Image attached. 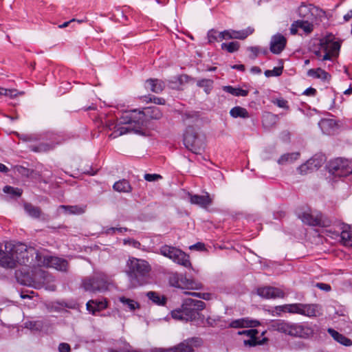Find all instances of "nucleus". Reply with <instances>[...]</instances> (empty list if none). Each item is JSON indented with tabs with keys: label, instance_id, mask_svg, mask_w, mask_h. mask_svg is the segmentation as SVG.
Listing matches in <instances>:
<instances>
[{
	"label": "nucleus",
	"instance_id": "obj_1",
	"mask_svg": "<svg viewBox=\"0 0 352 352\" xmlns=\"http://www.w3.org/2000/svg\"><path fill=\"white\" fill-rule=\"evenodd\" d=\"M5 245V250L2 249L0 243V266L4 268H14L16 264L27 267H34L38 265L39 257H42V252H38L33 247H28L23 243H17L10 247Z\"/></svg>",
	"mask_w": 352,
	"mask_h": 352
},
{
	"label": "nucleus",
	"instance_id": "obj_2",
	"mask_svg": "<svg viewBox=\"0 0 352 352\" xmlns=\"http://www.w3.org/2000/svg\"><path fill=\"white\" fill-rule=\"evenodd\" d=\"M205 307V302L201 300L187 298L184 300L181 308L171 311V316L175 320L192 322L196 326H200L204 323V316L199 311Z\"/></svg>",
	"mask_w": 352,
	"mask_h": 352
},
{
	"label": "nucleus",
	"instance_id": "obj_3",
	"mask_svg": "<svg viewBox=\"0 0 352 352\" xmlns=\"http://www.w3.org/2000/svg\"><path fill=\"white\" fill-rule=\"evenodd\" d=\"M41 267L38 265L32 267L31 274L28 272L21 274V276L17 275L18 281L23 285L35 289L45 287L50 291H54L56 285L52 283L54 280V277Z\"/></svg>",
	"mask_w": 352,
	"mask_h": 352
},
{
	"label": "nucleus",
	"instance_id": "obj_4",
	"mask_svg": "<svg viewBox=\"0 0 352 352\" xmlns=\"http://www.w3.org/2000/svg\"><path fill=\"white\" fill-rule=\"evenodd\" d=\"M127 265V274L133 287L141 286L148 283L151 266L147 261L132 258L128 261Z\"/></svg>",
	"mask_w": 352,
	"mask_h": 352
},
{
	"label": "nucleus",
	"instance_id": "obj_5",
	"mask_svg": "<svg viewBox=\"0 0 352 352\" xmlns=\"http://www.w3.org/2000/svg\"><path fill=\"white\" fill-rule=\"evenodd\" d=\"M162 113L159 107H149L145 108L143 111L133 109L126 112L124 116L125 122L133 121L136 122L138 128L137 131H143L144 128L147 126V123L150 119L159 120L162 118Z\"/></svg>",
	"mask_w": 352,
	"mask_h": 352
},
{
	"label": "nucleus",
	"instance_id": "obj_6",
	"mask_svg": "<svg viewBox=\"0 0 352 352\" xmlns=\"http://www.w3.org/2000/svg\"><path fill=\"white\" fill-rule=\"evenodd\" d=\"M272 328L285 334L307 338L312 336L314 331L307 325L300 323H293L285 320H275L272 322Z\"/></svg>",
	"mask_w": 352,
	"mask_h": 352
},
{
	"label": "nucleus",
	"instance_id": "obj_7",
	"mask_svg": "<svg viewBox=\"0 0 352 352\" xmlns=\"http://www.w3.org/2000/svg\"><path fill=\"white\" fill-rule=\"evenodd\" d=\"M109 285L108 277L103 272H95L84 278L82 283L83 289L91 293L105 292L108 289Z\"/></svg>",
	"mask_w": 352,
	"mask_h": 352
},
{
	"label": "nucleus",
	"instance_id": "obj_8",
	"mask_svg": "<svg viewBox=\"0 0 352 352\" xmlns=\"http://www.w3.org/2000/svg\"><path fill=\"white\" fill-rule=\"evenodd\" d=\"M184 144L192 153L201 154L205 148V138L199 135L195 128L186 129L184 135Z\"/></svg>",
	"mask_w": 352,
	"mask_h": 352
},
{
	"label": "nucleus",
	"instance_id": "obj_9",
	"mask_svg": "<svg viewBox=\"0 0 352 352\" xmlns=\"http://www.w3.org/2000/svg\"><path fill=\"white\" fill-rule=\"evenodd\" d=\"M127 111L122 113V116L119 118V124L114 125L111 121L109 120L107 123V126L110 130L113 131L109 135L110 138H116L122 135L126 134L128 133L133 132L138 134H142V131H137L135 129L138 128L136 122L133 121L125 122L123 118L124 114Z\"/></svg>",
	"mask_w": 352,
	"mask_h": 352
},
{
	"label": "nucleus",
	"instance_id": "obj_10",
	"mask_svg": "<svg viewBox=\"0 0 352 352\" xmlns=\"http://www.w3.org/2000/svg\"><path fill=\"white\" fill-rule=\"evenodd\" d=\"M298 217L302 223L311 226L328 227L331 224L330 219L317 210L307 209L298 213Z\"/></svg>",
	"mask_w": 352,
	"mask_h": 352
},
{
	"label": "nucleus",
	"instance_id": "obj_11",
	"mask_svg": "<svg viewBox=\"0 0 352 352\" xmlns=\"http://www.w3.org/2000/svg\"><path fill=\"white\" fill-rule=\"evenodd\" d=\"M159 251L162 255L170 258L177 264L186 267L191 265L189 256L185 252L175 247L164 245L160 247Z\"/></svg>",
	"mask_w": 352,
	"mask_h": 352
},
{
	"label": "nucleus",
	"instance_id": "obj_12",
	"mask_svg": "<svg viewBox=\"0 0 352 352\" xmlns=\"http://www.w3.org/2000/svg\"><path fill=\"white\" fill-rule=\"evenodd\" d=\"M202 344L203 341L200 338L193 337L184 340L172 347L167 349L155 348L153 350V352H194V348H197L201 346Z\"/></svg>",
	"mask_w": 352,
	"mask_h": 352
},
{
	"label": "nucleus",
	"instance_id": "obj_13",
	"mask_svg": "<svg viewBox=\"0 0 352 352\" xmlns=\"http://www.w3.org/2000/svg\"><path fill=\"white\" fill-rule=\"evenodd\" d=\"M329 171L336 177H346L352 173V162L346 159L337 158L329 163Z\"/></svg>",
	"mask_w": 352,
	"mask_h": 352
},
{
	"label": "nucleus",
	"instance_id": "obj_14",
	"mask_svg": "<svg viewBox=\"0 0 352 352\" xmlns=\"http://www.w3.org/2000/svg\"><path fill=\"white\" fill-rule=\"evenodd\" d=\"M39 258L40 261L38 263L40 266L53 267L60 272H67L68 270L69 264L66 259L44 254H42V257Z\"/></svg>",
	"mask_w": 352,
	"mask_h": 352
},
{
	"label": "nucleus",
	"instance_id": "obj_15",
	"mask_svg": "<svg viewBox=\"0 0 352 352\" xmlns=\"http://www.w3.org/2000/svg\"><path fill=\"white\" fill-rule=\"evenodd\" d=\"M340 231H332V229H329V232L336 234V236H340V241L344 246L352 247V228L351 226L340 223Z\"/></svg>",
	"mask_w": 352,
	"mask_h": 352
},
{
	"label": "nucleus",
	"instance_id": "obj_16",
	"mask_svg": "<svg viewBox=\"0 0 352 352\" xmlns=\"http://www.w3.org/2000/svg\"><path fill=\"white\" fill-rule=\"evenodd\" d=\"M257 294L261 297L267 299L283 298L285 296V294L282 289L271 286L258 288Z\"/></svg>",
	"mask_w": 352,
	"mask_h": 352
},
{
	"label": "nucleus",
	"instance_id": "obj_17",
	"mask_svg": "<svg viewBox=\"0 0 352 352\" xmlns=\"http://www.w3.org/2000/svg\"><path fill=\"white\" fill-rule=\"evenodd\" d=\"M61 142L56 135H52L47 142H41L37 145L30 146V148L34 152H47L52 150L56 145L60 144Z\"/></svg>",
	"mask_w": 352,
	"mask_h": 352
},
{
	"label": "nucleus",
	"instance_id": "obj_18",
	"mask_svg": "<svg viewBox=\"0 0 352 352\" xmlns=\"http://www.w3.org/2000/svg\"><path fill=\"white\" fill-rule=\"evenodd\" d=\"M287 43L286 38L281 34H276L272 36L270 41V51L275 54H280L285 47Z\"/></svg>",
	"mask_w": 352,
	"mask_h": 352
},
{
	"label": "nucleus",
	"instance_id": "obj_19",
	"mask_svg": "<svg viewBox=\"0 0 352 352\" xmlns=\"http://www.w3.org/2000/svg\"><path fill=\"white\" fill-rule=\"evenodd\" d=\"M190 198V202L192 204L199 206L201 208H206L210 206L213 201V197H210L208 192H206L205 195H192L188 194Z\"/></svg>",
	"mask_w": 352,
	"mask_h": 352
},
{
	"label": "nucleus",
	"instance_id": "obj_20",
	"mask_svg": "<svg viewBox=\"0 0 352 352\" xmlns=\"http://www.w3.org/2000/svg\"><path fill=\"white\" fill-rule=\"evenodd\" d=\"M225 34L227 40L230 39H239L244 40L248 36L252 34L254 32V29L252 27H248L246 29L242 30H234L232 29L226 30Z\"/></svg>",
	"mask_w": 352,
	"mask_h": 352
},
{
	"label": "nucleus",
	"instance_id": "obj_21",
	"mask_svg": "<svg viewBox=\"0 0 352 352\" xmlns=\"http://www.w3.org/2000/svg\"><path fill=\"white\" fill-rule=\"evenodd\" d=\"M182 120L186 126V129L195 128L194 126L200 122V115L197 111H187L181 113Z\"/></svg>",
	"mask_w": 352,
	"mask_h": 352
},
{
	"label": "nucleus",
	"instance_id": "obj_22",
	"mask_svg": "<svg viewBox=\"0 0 352 352\" xmlns=\"http://www.w3.org/2000/svg\"><path fill=\"white\" fill-rule=\"evenodd\" d=\"M298 29H301L305 34H310L314 30V25L307 20L295 21L290 28V33L295 35L298 33Z\"/></svg>",
	"mask_w": 352,
	"mask_h": 352
},
{
	"label": "nucleus",
	"instance_id": "obj_23",
	"mask_svg": "<svg viewBox=\"0 0 352 352\" xmlns=\"http://www.w3.org/2000/svg\"><path fill=\"white\" fill-rule=\"evenodd\" d=\"M318 125L322 133L327 135H333L338 129V125L333 119H322Z\"/></svg>",
	"mask_w": 352,
	"mask_h": 352
},
{
	"label": "nucleus",
	"instance_id": "obj_24",
	"mask_svg": "<svg viewBox=\"0 0 352 352\" xmlns=\"http://www.w3.org/2000/svg\"><path fill=\"white\" fill-rule=\"evenodd\" d=\"M324 51H327L335 56H338L341 44L339 41H333L331 36H327L321 43Z\"/></svg>",
	"mask_w": 352,
	"mask_h": 352
},
{
	"label": "nucleus",
	"instance_id": "obj_25",
	"mask_svg": "<svg viewBox=\"0 0 352 352\" xmlns=\"http://www.w3.org/2000/svg\"><path fill=\"white\" fill-rule=\"evenodd\" d=\"M86 305L87 309L92 314H95L96 311L104 309L107 307V302L105 299L90 300Z\"/></svg>",
	"mask_w": 352,
	"mask_h": 352
},
{
	"label": "nucleus",
	"instance_id": "obj_26",
	"mask_svg": "<svg viewBox=\"0 0 352 352\" xmlns=\"http://www.w3.org/2000/svg\"><path fill=\"white\" fill-rule=\"evenodd\" d=\"M165 87V82L159 79L150 78L146 81V87L156 94L161 93Z\"/></svg>",
	"mask_w": 352,
	"mask_h": 352
},
{
	"label": "nucleus",
	"instance_id": "obj_27",
	"mask_svg": "<svg viewBox=\"0 0 352 352\" xmlns=\"http://www.w3.org/2000/svg\"><path fill=\"white\" fill-rule=\"evenodd\" d=\"M259 324L257 320H250L247 318H240L232 320L229 327L232 328H243L248 327H256Z\"/></svg>",
	"mask_w": 352,
	"mask_h": 352
},
{
	"label": "nucleus",
	"instance_id": "obj_28",
	"mask_svg": "<svg viewBox=\"0 0 352 352\" xmlns=\"http://www.w3.org/2000/svg\"><path fill=\"white\" fill-rule=\"evenodd\" d=\"M118 300L122 304L123 309L126 311H133L140 307L137 301L125 296L119 297Z\"/></svg>",
	"mask_w": 352,
	"mask_h": 352
},
{
	"label": "nucleus",
	"instance_id": "obj_29",
	"mask_svg": "<svg viewBox=\"0 0 352 352\" xmlns=\"http://www.w3.org/2000/svg\"><path fill=\"white\" fill-rule=\"evenodd\" d=\"M307 76L314 78L327 81L331 78V75L321 68L310 69L307 72Z\"/></svg>",
	"mask_w": 352,
	"mask_h": 352
},
{
	"label": "nucleus",
	"instance_id": "obj_30",
	"mask_svg": "<svg viewBox=\"0 0 352 352\" xmlns=\"http://www.w3.org/2000/svg\"><path fill=\"white\" fill-rule=\"evenodd\" d=\"M328 332L336 341L342 344V345L346 346L352 345V341L350 339L345 337L342 334H340L336 330L329 328L328 329Z\"/></svg>",
	"mask_w": 352,
	"mask_h": 352
},
{
	"label": "nucleus",
	"instance_id": "obj_31",
	"mask_svg": "<svg viewBox=\"0 0 352 352\" xmlns=\"http://www.w3.org/2000/svg\"><path fill=\"white\" fill-rule=\"evenodd\" d=\"M240 334H245L250 337V339L248 340H244V344L248 345L250 346H254L258 344V341L256 338V335L258 334V331L256 329H249L244 330L241 332H239Z\"/></svg>",
	"mask_w": 352,
	"mask_h": 352
},
{
	"label": "nucleus",
	"instance_id": "obj_32",
	"mask_svg": "<svg viewBox=\"0 0 352 352\" xmlns=\"http://www.w3.org/2000/svg\"><path fill=\"white\" fill-rule=\"evenodd\" d=\"M113 188L114 190L119 192H130L132 190V187L126 179H120L116 182L113 186Z\"/></svg>",
	"mask_w": 352,
	"mask_h": 352
},
{
	"label": "nucleus",
	"instance_id": "obj_33",
	"mask_svg": "<svg viewBox=\"0 0 352 352\" xmlns=\"http://www.w3.org/2000/svg\"><path fill=\"white\" fill-rule=\"evenodd\" d=\"M59 209L63 210L65 214H81L85 212V206L61 205L59 206Z\"/></svg>",
	"mask_w": 352,
	"mask_h": 352
},
{
	"label": "nucleus",
	"instance_id": "obj_34",
	"mask_svg": "<svg viewBox=\"0 0 352 352\" xmlns=\"http://www.w3.org/2000/svg\"><path fill=\"white\" fill-rule=\"evenodd\" d=\"M23 208L26 213L32 218H39L41 214L40 208L32 205L30 203H25Z\"/></svg>",
	"mask_w": 352,
	"mask_h": 352
},
{
	"label": "nucleus",
	"instance_id": "obj_35",
	"mask_svg": "<svg viewBox=\"0 0 352 352\" xmlns=\"http://www.w3.org/2000/svg\"><path fill=\"white\" fill-rule=\"evenodd\" d=\"M230 114L234 118H248L250 117V114L247 109L239 106L232 108L230 111Z\"/></svg>",
	"mask_w": 352,
	"mask_h": 352
},
{
	"label": "nucleus",
	"instance_id": "obj_36",
	"mask_svg": "<svg viewBox=\"0 0 352 352\" xmlns=\"http://www.w3.org/2000/svg\"><path fill=\"white\" fill-rule=\"evenodd\" d=\"M277 116L272 113H266L263 116L262 123L265 128H271L276 122Z\"/></svg>",
	"mask_w": 352,
	"mask_h": 352
},
{
	"label": "nucleus",
	"instance_id": "obj_37",
	"mask_svg": "<svg viewBox=\"0 0 352 352\" xmlns=\"http://www.w3.org/2000/svg\"><path fill=\"white\" fill-rule=\"evenodd\" d=\"M146 296L153 303L157 305H164L166 302V298L164 296H161L158 293L155 292H148L146 294Z\"/></svg>",
	"mask_w": 352,
	"mask_h": 352
},
{
	"label": "nucleus",
	"instance_id": "obj_38",
	"mask_svg": "<svg viewBox=\"0 0 352 352\" xmlns=\"http://www.w3.org/2000/svg\"><path fill=\"white\" fill-rule=\"evenodd\" d=\"M318 305L314 304H302L301 315L307 317L316 316Z\"/></svg>",
	"mask_w": 352,
	"mask_h": 352
},
{
	"label": "nucleus",
	"instance_id": "obj_39",
	"mask_svg": "<svg viewBox=\"0 0 352 352\" xmlns=\"http://www.w3.org/2000/svg\"><path fill=\"white\" fill-rule=\"evenodd\" d=\"M3 192L8 195L12 199L20 197L23 193L22 189L14 188L11 186H4L3 188Z\"/></svg>",
	"mask_w": 352,
	"mask_h": 352
},
{
	"label": "nucleus",
	"instance_id": "obj_40",
	"mask_svg": "<svg viewBox=\"0 0 352 352\" xmlns=\"http://www.w3.org/2000/svg\"><path fill=\"white\" fill-rule=\"evenodd\" d=\"M223 91L229 93L235 96H246L248 94V91L241 88L233 87L232 86H225L223 88Z\"/></svg>",
	"mask_w": 352,
	"mask_h": 352
},
{
	"label": "nucleus",
	"instance_id": "obj_41",
	"mask_svg": "<svg viewBox=\"0 0 352 352\" xmlns=\"http://www.w3.org/2000/svg\"><path fill=\"white\" fill-rule=\"evenodd\" d=\"M315 160L314 159H310L308 161H307L306 163L302 164L298 167V171L302 175H305L308 173L310 170H313V166H314L315 168H318V167L320 166V165H318L316 164H314Z\"/></svg>",
	"mask_w": 352,
	"mask_h": 352
},
{
	"label": "nucleus",
	"instance_id": "obj_42",
	"mask_svg": "<svg viewBox=\"0 0 352 352\" xmlns=\"http://www.w3.org/2000/svg\"><path fill=\"white\" fill-rule=\"evenodd\" d=\"M221 50H226L229 53L237 52L240 48V43L237 41H232L230 43H223L221 45Z\"/></svg>",
	"mask_w": 352,
	"mask_h": 352
},
{
	"label": "nucleus",
	"instance_id": "obj_43",
	"mask_svg": "<svg viewBox=\"0 0 352 352\" xmlns=\"http://www.w3.org/2000/svg\"><path fill=\"white\" fill-rule=\"evenodd\" d=\"M299 157L298 153H287L283 155L278 160V163L283 164L285 162H292Z\"/></svg>",
	"mask_w": 352,
	"mask_h": 352
},
{
	"label": "nucleus",
	"instance_id": "obj_44",
	"mask_svg": "<svg viewBox=\"0 0 352 352\" xmlns=\"http://www.w3.org/2000/svg\"><path fill=\"white\" fill-rule=\"evenodd\" d=\"M197 85L199 87H203L204 91L209 94L212 89L213 80L210 79H201L197 82Z\"/></svg>",
	"mask_w": 352,
	"mask_h": 352
},
{
	"label": "nucleus",
	"instance_id": "obj_45",
	"mask_svg": "<svg viewBox=\"0 0 352 352\" xmlns=\"http://www.w3.org/2000/svg\"><path fill=\"white\" fill-rule=\"evenodd\" d=\"M302 303L287 304V313L300 314Z\"/></svg>",
	"mask_w": 352,
	"mask_h": 352
},
{
	"label": "nucleus",
	"instance_id": "obj_46",
	"mask_svg": "<svg viewBox=\"0 0 352 352\" xmlns=\"http://www.w3.org/2000/svg\"><path fill=\"white\" fill-rule=\"evenodd\" d=\"M283 67H275L273 69H268L265 72V76L267 78L279 76L283 73Z\"/></svg>",
	"mask_w": 352,
	"mask_h": 352
},
{
	"label": "nucleus",
	"instance_id": "obj_47",
	"mask_svg": "<svg viewBox=\"0 0 352 352\" xmlns=\"http://www.w3.org/2000/svg\"><path fill=\"white\" fill-rule=\"evenodd\" d=\"M272 102L280 108L289 109L288 102L284 98H274L272 100Z\"/></svg>",
	"mask_w": 352,
	"mask_h": 352
},
{
	"label": "nucleus",
	"instance_id": "obj_48",
	"mask_svg": "<svg viewBox=\"0 0 352 352\" xmlns=\"http://www.w3.org/2000/svg\"><path fill=\"white\" fill-rule=\"evenodd\" d=\"M298 15L302 18H307L308 19V16L310 13V9L309 8L305 5L304 3H302L300 7L298 8Z\"/></svg>",
	"mask_w": 352,
	"mask_h": 352
},
{
	"label": "nucleus",
	"instance_id": "obj_49",
	"mask_svg": "<svg viewBox=\"0 0 352 352\" xmlns=\"http://www.w3.org/2000/svg\"><path fill=\"white\" fill-rule=\"evenodd\" d=\"M218 34L219 31L212 29L208 32L207 36L208 39V43H212L215 41H218Z\"/></svg>",
	"mask_w": 352,
	"mask_h": 352
},
{
	"label": "nucleus",
	"instance_id": "obj_50",
	"mask_svg": "<svg viewBox=\"0 0 352 352\" xmlns=\"http://www.w3.org/2000/svg\"><path fill=\"white\" fill-rule=\"evenodd\" d=\"M247 50L251 52V54L249 56L250 58L254 60L258 56V54L260 53L261 47L259 46H251L248 47L247 48Z\"/></svg>",
	"mask_w": 352,
	"mask_h": 352
},
{
	"label": "nucleus",
	"instance_id": "obj_51",
	"mask_svg": "<svg viewBox=\"0 0 352 352\" xmlns=\"http://www.w3.org/2000/svg\"><path fill=\"white\" fill-rule=\"evenodd\" d=\"M144 178L147 182H155L162 178V175L159 174H150L146 173L144 175Z\"/></svg>",
	"mask_w": 352,
	"mask_h": 352
},
{
	"label": "nucleus",
	"instance_id": "obj_52",
	"mask_svg": "<svg viewBox=\"0 0 352 352\" xmlns=\"http://www.w3.org/2000/svg\"><path fill=\"white\" fill-rule=\"evenodd\" d=\"M71 348L67 343H60L58 346L59 352H70Z\"/></svg>",
	"mask_w": 352,
	"mask_h": 352
},
{
	"label": "nucleus",
	"instance_id": "obj_53",
	"mask_svg": "<svg viewBox=\"0 0 352 352\" xmlns=\"http://www.w3.org/2000/svg\"><path fill=\"white\" fill-rule=\"evenodd\" d=\"M149 100L151 102H154L157 104H165V100L162 98H159L156 96H152L149 98Z\"/></svg>",
	"mask_w": 352,
	"mask_h": 352
},
{
	"label": "nucleus",
	"instance_id": "obj_54",
	"mask_svg": "<svg viewBox=\"0 0 352 352\" xmlns=\"http://www.w3.org/2000/svg\"><path fill=\"white\" fill-rule=\"evenodd\" d=\"M190 249L202 251V250H205V245L202 243L198 242V243L190 246Z\"/></svg>",
	"mask_w": 352,
	"mask_h": 352
},
{
	"label": "nucleus",
	"instance_id": "obj_55",
	"mask_svg": "<svg viewBox=\"0 0 352 352\" xmlns=\"http://www.w3.org/2000/svg\"><path fill=\"white\" fill-rule=\"evenodd\" d=\"M316 89L312 87H309L305 90L303 92L304 95L309 96H314L316 94Z\"/></svg>",
	"mask_w": 352,
	"mask_h": 352
},
{
	"label": "nucleus",
	"instance_id": "obj_56",
	"mask_svg": "<svg viewBox=\"0 0 352 352\" xmlns=\"http://www.w3.org/2000/svg\"><path fill=\"white\" fill-rule=\"evenodd\" d=\"M316 286L319 289L324 290V291L329 292L331 290V286L326 283H317Z\"/></svg>",
	"mask_w": 352,
	"mask_h": 352
},
{
	"label": "nucleus",
	"instance_id": "obj_57",
	"mask_svg": "<svg viewBox=\"0 0 352 352\" xmlns=\"http://www.w3.org/2000/svg\"><path fill=\"white\" fill-rule=\"evenodd\" d=\"M275 310L278 314L280 312H287V304L276 306Z\"/></svg>",
	"mask_w": 352,
	"mask_h": 352
},
{
	"label": "nucleus",
	"instance_id": "obj_58",
	"mask_svg": "<svg viewBox=\"0 0 352 352\" xmlns=\"http://www.w3.org/2000/svg\"><path fill=\"white\" fill-rule=\"evenodd\" d=\"M212 294L210 293H200L199 294L197 295V298L208 300L211 298Z\"/></svg>",
	"mask_w": 352,
	"mask_h": 352
},
{
	"label": "nucleus",
	"instance_id": "obj_59",
	"mask_svg": "<svg viewBox=\"0 0 352 352\" xmlns=\"http://www.w3.org/2000/svg\"><path fill=\"white\" fill-rule=\"evenodd\" d=\"M219 320V319L212 318L211 317H208L206 319V323L208 326L214 327L216 325L217 322Z\"/></svg>",
	"mask_w": 352,
	"mask_h": 352
},
{
	"label": "nucleus",
	"instance_id": "obj_60",
	"mask_svg": "<svg viewBox=\"0 0 352 352\" xmlns=\"http://www.w3.org/2000/svg\"><path fill=\"white\" fill-rule=\"evenodd\" d=\"M325 54L324 55L322 56V60H331L332 59L333 57H336L335 56H333L332 54H331L330 52H327V51H324Z\"/></svg>",
	"mask_w": 352,
	"mask_h": 352
},
{
	"label": "nucleus",
	"instance_id": "obj_61",
	"mask_svg": "<svg viewBox=\"0 0 352 352\" xmlns=\"http://www.w3.org/2000/svg\"><path fill=\"white\" fill-rule=\"evenodd\" d=\"M225 32L226 30H223L222 32H219V34H218V41H221V40H227V38H226V34H225Z\"/></svg>",
	"mask_w": 352,
	"mask_h": 352
},
{
	"label": "nucleus",
	"instance_id": "obj_62",
	"mask_svg": "<svg viewBox=\"0 0 352 352\" xmlns=\"http://www.w3.org/2000/svg\"><path fill=\"white\" fill-rule=\"evenodd\" d=\"M11 92H12V91L10 89L0 88V94L1 95H4V96H8L10 94L11 95Z\"/></svg>",
	"mask_w": 352,
	"mask_h": 352
},
{
	"label": "nucleus",
	"instance_id": "obj_63",
	"mask_svg": "<svg viewBox=\"0 0 352 352\" xmlns=\"http://www.w3.org/2000/svg\"><path fill=\"white\" fill-rule=\"evenodd\" d=\"M250 71H251L252 73L256 74H258L261 73V69H260V67H256V66L252 67L250 69Z\"/></svg>",
	"mask_w": 352,
	"mask_h": 352
},
{
	"label": "nucleus",
	"instance_id": "obj_64",
	"mask_svg": "<svg viewBox=\"0 0 352 352\" xmlns=\"http://www.w3.org/2000/svg\"><path fill=\"white\" fill-rule=\"evenodd\" d=\"M352 19V10H349L344 16V19L345 21H349Z\"/></svg>",
	"mask_w": 352,
	"mask_h": 352
}]
</instances>
